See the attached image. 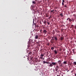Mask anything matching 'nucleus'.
Wrapping results in <instances>:
<instances>
[{
    "mask_svg": "<svg viewBox=\"0 0 76 76\" xmlns=\"http://www.w3.org/2000/svg\"><path fill=\"white\" fill-rule=\"evenodd\" d=\"M63 64H67V61H64L63 62Z\"/></svg>",
    "mask_w": 76,
    "mask_h": 76,
    "instance_id": "0eeeda50",
    "label": "nucleus"
},
{
    "mask_svg": "<svg viewBox=\"0 0 76 76\" xmlns=\"http://www.w3.org/2000/svg\"><path fill=\"white\" fill-rule=\"evenodd\" d=\"M54 52H55V54H57V53H58V51L56 50H55Z\"/></svg>",
    "mask_w": 76,
    "mask_h": 76,
    "instance_id": "6e6552de",
    "label": "nucleus"
},
{
    "mask_svg": "<svg viewBox=\"0 0 76 76\" xmlns=\"http://www.w3.org/2000/svg\"><path fill=\"white\" fill-rule=\"evenodd\" d=\"M43 63L44 64H45V63H47V64H49V62H47L46 61H43Z\"/></svg>",
    "mask_w": 76,
    "mask_h": 76,
    "instance_id": "39448f33",
    "label": "nucleus"
},
{
    "mask_svg": "<svg viewBox=\"0 0 76 76\" xmlns=\"http://www.w3.org/2000/svg\"><path fill=\"white\" fill-rule=\"evenodd\" d=\"M69 19V18H67V20H68Z\"/></svg>",
    "mask_w": 76,
    "mask_h": 76,
    "instance_id": "cd10ccee",
    "label": "nucleus"
},
{
    "mask_svg": "<svg viewBox=\"0 0 76 76\" xmlns=\"http://www.w3.org/2000/svg\"><path fill=\"white\" fill-rule=\"evenodd\" d=\"M33 3H34V4H35V1H33Z\"/></svg>",
    "mask_w": 76,
    "mask_h": 76,
    "instance_id": "f3484780",
    "label": "nucleus"
},
{
    "mask_svg": "<svg viewBox=\"0 0 76 76\" xmlns=\"http://www.w3.org/2000/svg\"><path fill=\"white\" fill-rule=\"evenodd\" d=\"M29 54H32V52H30L29 53Z\"/></svg>",
    "mask_w": 76,
    "mask_h": 76,
    "instance_id": "dca6fc26",
    "label": "nucleus"
},
{
    "mask_svg": "<svg viewBox=\"0 0 76 76\" xmlns=\"http://www.w3.org/2000/svg\"><path fill=\"white\" fill-rule=\"evenodd\" d=\"M45 23H46L45 22H44V23H45Z\"/></svg>",
    "mask_w": 76,
    "mask_h": 76,
    "instance_id": "c85d7f7f",
    "label": "nucleus"
},
{
    "mask_svg": "<svg viewBox=\"0 0 76 76\" xmlns=\"http://www.w3.org/2000/svg\"><path fill=\"white\" fill-rule=\"evenodd\" d=\"M43 32L44 33H45V34H47V31L46 30H44V31H43Z\"/></svg>",
    "mask_w": 76,
    "mask_h": 76,
    "instance_id": "423d86ee",
    "label": "nucleus"
},
{
    "mask_svg": "<svg viewBox=\"0 0 76 76\" xmlns=\"http://www.w3.org/2000/svg\"><path fill=\"white\" fill-rule=\"evenodd\" d=\"M47 23L48 24V25H50V22L48 21H47Z\"/></svg>",
    "mask_w": 76,
    "mask_h": 76,
    "instance_id": "ddd939ff",
    "label": "nucleus"
},
{
    "mask_svg": "<svg viewBox=\"0 0 76 76\" xmlns=\"http://www.w3.org/2000/svg\"><path fill=\"white\" fill-rule=\"evenodd\" d=\"M56 68L58 69H59V67H58V65H57L56 66Z\"/></svg>",
    "mask_w": 76,
    "mask_h": 76,
    "instance_id": "9b49d317",
    "label": "nucleus"
},
{
    "mask_svg": "<svg viewBox=\"0 0 76 76\" xmlns=\"http://www.w3.org/2000/svg\"><path fill=\"white\" fill-rule=\"evenodd\" d=\"M73 64L74 65H76V62H73Z\"/></svg>",
    "mask_w": 76,
    "mask_h": 76,
    "instance_id": "9d476101",
    "label": "nucleus"
},
{
    "mask_svg": "<svg viewBox=\"0 0 76 76\" xmlns=\"http://www.w3.org/2000/svg\"><path fill=\"white\" fill-rule=\"evenodd\" d=\"M53 11H54V10H51V12H53Z\"/></svg>",
    "mask_w": 76,
    "mask_h": 76,
    "instance_id": "5701e85b",
    "label": "nucleus"
},
{
    "mask_svg": "<svg viewBox=\"0 0 76 76\" xmlns=\"http://www.w3.org/2000/svg\"><path fill=\"white\" fill-rule=\"evenodd\" d=\"M64 0H63L62 3H64Z\"/></svg>",
    "mask_w": 76,
    "mask_h": 76,
    "instance_id": "412c9836",
    "label": "nucleus"
},
{
    "mask_svg": "<svg viewBox=\"0 0 76 76\" xmlns=\"http://www.w3.org/2000/svg\"><path fill=\"white\" fill-rule=\"evenodd\" d=\"M65 7H67V6L66 5H65L64 6Z\"/></svg>",
    "mask_w": 76,
    "mask_h": 76,
    "instance_id": "aec40b11",
    "label": "nucleus"
},
{
    "mask_svg": "<svg viewBox=\"0 0 76 76\" xmlns=\"http://www.w3.org/2000/svg\"><path fill=\"white\" fill-rule=\"evenodd\" d=\"M54 38L56 41L57 40V38L56 37H55Z\"/></svg>",
    "mask_w": 76,
    "mask_h": 76,
    "instance_id": "1a4fd4ad",
    "label": "nucleus"
},
{
    "mask_svg": "<svg viewBox=\"0 0 76 76\" xmlns=\"http://www.w3.org/2000/svg\"><path fill=\"white\" fill-rule=\"evenodd\" d=\"M39 37V36H38V35H36L35 37V39H38V38Z\"/></svg>",
    "mask_w": 76,
    "mask_h": 76,
    "instance_id": "20e7f679",
    "label": "nucleus"
},
{
    "mask_svg": "<svg viewBox=\"0 0 76 76\" xmlns=\"http://www.w3.org/2000/svg\"><path fill=\"white\" fill-rule=\"evenodd\" d=\"M67 72H68V71H67Z\"/></svg>",
    "mask_w": 76,
    "mask_h": 76,
    "instance_id": "f704fd0d",
    "label": "nucleus"
},
{
    "mask_svg": "<svg viewBox=\"0 0 76 76\" xmlns=\"http://www.w3.org/2000/svg\"><path fill=\"white\" fill-rule=\"evenodd\" d=\"M43 75H44H44H45V74H43Z\"/></svg>",
    "mask_w": 76,
    "mask_h": 76,
    "instance_id": "c756f323",
    "label": "nucleus"
},
{
    "mask_svg": "<svg viewBox=\"0 0 76 76\" xmlns=\"http://www.w3.org/2000/svg\"><path fill=\"white\" fill-rule=\"evenodd\" d=\"M62 5H64V2H62Z\"/></svg>",
    "mask_w": 76,
    "mask_h": 76,
    "instance_id": "4be33fe9",
    "label": "nucleus"
},
{
    "mask_svg": "<svg viewBox=\"0 0 76 76\" xmlns=\"http://www.w3.org/2000/svg\"><path fill=\"white\" fill-rule=\"evenodd\" d=\"M56 64V62H52L51 64H50V65H48V66L50 67H53V66H55Z\"/></svg>",
    "mask_w": 76,
    "mask_h": 76,
    "instance_id": "f257e3e1",
    "label": "nucleus"
},
{
    "mask_svg": "<svg viewBox=\"0 0 76 76\" xmlns=\"http://www.w3.org/2000/svg\"><path fill=\"white\" fill-rule=\"evenodd\" d=\"M54 48H53V47L51 48V49L52 50H54Z\"/></svg>",
    "mask_w": 76,
    "mask_h": 76,
    "instance_id": "4468645a",
    "label": "nucleus"
},
{
    "mask_svg": "<svg viewBox=\"0 0 76 76\" xmlns=\"http://www.w3.org/2000/svg\"><path fill=\"white\" fill-rule=\"evenodd\" d=\"M43 60H45V59H44V58H43L42 59Z\"/></svg>",
    "mask_w": 76,
    "mask_h": 76,
    "instance_id": "b1692460",
    "label": "nucleus"
},
{
    "mask_svg": "<svg viewBox=\"0 0 76 76\" xmlns=\"http://www.w3.org/2000/svg\"><path fill=\"white\" fill-rule=\"evenodd\" d=\"M69 22H72V20L70 19H69Z\"/></svg>",
    "mask_w": 76,
    "mask_h": 76,
    "instance_id": "2eb2a0df",
    "label": "nucleus"
},
{
    "mask_svg": "<svg viewBox=\"0 0 76 76\" xmlns=\"http://www.w3.org/2000/svg\"><path fill=\"white\" fill-rule=\"evenodd\" d=\"M63 37H61V40H63Z\"/></svg>",
    "mask_w": 76,
    "mask_h": 76,
    "instance_id": "f8f14e48",
    "label": "nucleus"
},
{
    "mask_svg": "<svg viewBox=\"0 0 76 76\" xmlns=\"http://www.w3.org/2000/svg\"><path fill=\"white\" fill-rule=\"evenodd\" d=\"M28 58H27V59H28Z\"/></svg>",
    "mask_w": 76,
    "mask_h": 76,
    "instance_id": "473e14b6",
    "label": "nucleus"
},
{
    "mask_svg": "<svg viewBox=\"0 0 76 76\" xmlns=\"http://www.w3.org/2000/svg\"><path fill=\"white\" fill-rule=\"evenodd\" d=\"M58 64H59V65L61 67H62L63 65H62V64L61 63V61L60 60H59L58 61Z\"/></svg>",
    "mask_w": 76,
    "mask_h": 76,
    "instance_id": "f03ea898",
    "label": "nucleus"
},
{
    "mask_svg": "<svg viewBox=\"0 0 76 76\" xmlns=\"http://www.w3.org/2000/svg\"><path fill=\"white\" fill-rule=\"evenodd\" d=\"M60 15H61V16H62V17H63V14H60Z\"/></svg>",
    "mask_w": 76,
    "mask_h": 76,
    "instance_id": "6ab92c4d",
    "label": "nucleus"
},
{
    "mask_svg": "<svg viewBox=\"0 0 76 76\" xmlns=\"http://www.w3.org/2000/svg\"><path fill=\"white\" fill-rule=\"evenodd\" d=\"M57 76H59V75H57Z\"/></svg>",
    "mask_w": 76,
    "mask_h": 76,
    "instance_id": "2f4dec72",
    "label": "nucleus"
},
{
    "mask_svg": "<svg viewBox=\"0 0 76 76\" xmlns=\"http://www.w3.org/2000/svg\"><path fill=\"white\" fill-rule=\"evenodd\" d=\"M51 42H52V43H53V41H51Z\"/></svg>",
    "mask_w": 76,
    "mask_h": 76,
    "instance_id": "a878e982",
    "label": "nucleus"
},
{
    "mask_svg": "<svg viewBox=\"0 0 76 76\" xmlns=\"http://www.w3.org/2000/svg\"><path fill=\"white\" fill-rule=\"evenodd\" d=\"M58 69H57V68H56V72H57V70H58Z\"/></svg>",
    "mask_w": 76,
    "mask_h": 76,
    "instance_id": "a211bd4d",
    "label": "nucleus"
},
{
    "mask_svg": "<svg viewBox=\"0 0 76 76\" xmlns=\"http://www.w3.org/2000/svg\"><path fill=\"white\" fill-rule=\"evenodd\" d=\"M75 29H76V26H75Z\"/></svg>",
    "mask_w": 76,
    "mask_h": 76,
    "instance_id": "393cba45",
    "label": "nucleus"
},
{
    "mask_svg": "<svg viewBox=\"0 0 76 76\" xmlns=\"http://www.w3.org/2000/svg\"><path fill=\"white\" fill-rule=\"evenodd\" d=\"M75 76H76V74H75Z\"/></svg>",
    "mask_w": 76,
    "mask_h": 76,
    "instance_id": "7c9ffc66",
    "label": "nucleus"
},
{
    "mask_svg": "<svg viewBox=\"0 0 76 76\" xmlns=\"http://www.w3.org/2000/svg\"><path fill=\"white\" fill-rule=\"evenodd\" d=\"M44 55H43V54H41L40 55V56L39 58H41V59H42L43 57H44Z\"/></svg>",
    "mask_w": 76,
    "mask_h": 76,
    "instance_id": "7ed1b4c3",
    "label": "nucleus"
},
{
    "mask_svg": "<svg viewBox=\"0 0 76 76\" xmlns=\"http://www.w3.org/2000/svg\"><path fill=\"white\" fill-rule=\"evenodd\" d=\"M48 45H49V44L48 43Z\"/></svg>",
    "mask_w": 76,
    "mask_h": 76,
    "instance_id": "72a5a7b5",
    "label": "nucleus"
},
{
    "mask_svg": "<svg viewBox=\"0 0 76 76\" xmlns=\"http://www.w3.org/2000/svg\"><path fill=\"white\" fill-rule=\"evenodd\" d=\"M34 19H33V23H34Z\"/></svg>",
    "mask_w": 76,
    "mask_h": 76,
    "instance_id": "bb28decb",
    "label": "nucleus"
}]
</instances>
